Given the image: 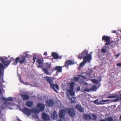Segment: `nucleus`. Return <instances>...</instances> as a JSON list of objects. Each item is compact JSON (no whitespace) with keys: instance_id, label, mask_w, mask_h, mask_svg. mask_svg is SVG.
<instances>
[{"instance_id":"1","label":"nucleus","mask_w":121,"mask_h":121,"mask_svg":"<svg viewBox=\"0 0 121 121\" xmlns=\"http://www.w3.org/2000/svg\"><path fill=\"white\" fill-rule=\"evenodd\" d=\"M26 60L25 58V56H22L21 57H17L15 59V61L13 62L12 64L13 65H16L19 61L20 64H22L24 63Z\"/></svg>"},{"instance_id":"2","label":"nucleus","mask_w":121,"mask_h":121,"mask_svg":"<svg viewBox=\"0 0 121 121\" xmlns=\"http://www.w3.org/2000/svg\"><path fill=\"white\" fill-rule=\"evenodd\" d=\"M74 84L75 83L74 82H71L70 84V89H68L67 90L70 95L72 96H73L74 95V93L73 91Z\"/></svg>"},{"instance_id":"3","label":"nucleus","mask_w":121,"mask_h":121,"mask_svg":"<svg viewBox=\"0 0 121 121\" xmlns=\"http://www.w3.org/2000/svg\"><path fill=\"white\" fill-rule=\"evenodd\" d=\"M27 116L30 115L32 113V110L28 109L26 107L24 108L23 110L22 111Z\"/></svg>"},{"instance_id":"4","label":"nucleus","mask_w":121,"mask_h":121,"mask_svg":"<svg viewBox=\"0 0 121 121\" xmlns=\"http://www.w3.org/2000/svg\"><path fill=\"white\" fill-rule=\"evenodd\" d=\"M119 98L113 100L106 99L105 100H102L99 102V104H104V103L110 101V102H116L118 101Z\"/></svg>"},{"instance_id":"5","label":"nucleus","mask_w":121,"mask_h":121,"mask_svg":"<svg viewBox=\"0 0 121 121\" xmlns=\"http://www.w3.org/2000/svg\"><path fill=\"white\" fill-rule=\"evenodd\" d=\"M45 80L50 85H51L53 83V78L52 77H49L48 76H46L44 77Z\"/></svg>"},{"instance_id":"6","label":"nucleus","mask_w":121,"mask_h":121,"mask_svg":"<svg viewBox=\"0 0 121 121\" xmlns=\"http://www.w3.org/2000/svg\"><path fill=\"white\" fill-rule=\"evenodd\" d=\"M68 113L69 115L71 117H73L75 115V112L74 110L72 108H69L68 110Z\"/></svg>"},{"instance_id":"7","label":"nucleus","mask_w":121,"mask_h":121,"mask_svg":"<svg viewBox=\"0 0 121 121\" xmlns=\"http://www.w3.org/2000/svg\"><path fill=\"white\" fill-rule=\"evenodd\" d=\"M83 59L86 63L87 61H89L92 59L91 55V54L86 55L84 57H83Z\"/></svg>"},{"instance_id":"8","label":"nucleus","mask_w":121,"mask_h":121,"mask_svg":"<svg viewBox=\"0 0 121 121\" xmlns=\"http://www.w3.org/2000/svg\"><path fill=\"white\" fill-rule=\"evenodd\" d=\"M43 60L40 59H38L36 61L37 63L38 64V67L40 68L43 67Z\"/></svg>"},{"instance_id":"9","label":"nucleus","mask_w":121,"mask_h":121,"mask_svg":"<svg viewBox=\"0 0 121 121\" xmlns=\"http://www.w3.org/2000/svg\"><path fill=\"white\" fill-rule=\"evenodd\" d=\"M45 106L44 104L39 103L37 104V108L40 111H43L44 109Z\"/></svg>"},{"instance_id":"10","label":"nucleus","mask_w":121,"mask_h":121,"mask_svg":"<svg viewBox=\"0 0 121 121\" xmlns=\"http://www.w3.org/2000/svg\"><path fill=\"white\" fill-rule=\"evenodd\" d=\"M0 60H1L2 62L6 66L8 65L10 63V60L6 61L3 59L2 57L0 58Z\"/></svg>"},{"instance_id":"11","label":"nucleus","mask_w":121,"mask_h":121,"mask_svg":"<svg viewBox=\"0 0 121 121\" xmlns=\"http://www.w3.org/2000/svg\"><path fill=\"white\" fill-rule=\"evenodd\" d=\"M59 115L61 118H64L65 117V111L64 110H62L59 111Z\"/></svg>"},{"instance_id":"12","label":"nucleus","mask_w":121,"mask_h":121,"mask_svg":"<svg viewBox=\"0 0 121 121\" xmlns=\"http://www.w3.org/2000/svg\"><path fill=\"white\" fill-rule=\"evenodd\" d=\"M42 115L43 119L44 120L47 121L49 119V117L45 113H42Z\"/></svg>"},{"instance_id":"13","label":"nucleus","mask_w":121,"mask_h":121,"mask_svg":"<svg viewBox=\"0 0 121 121\" xmlns=\"http://www.w3.org/2000/svg\"><path fill=\"white\" fill-rule=\"evenodd\" d=\"M50 87L54 90L56 92H57V90L58 89V86L57 84H55L53 83L51 85H50Z\"/></svg>"},{"instance_id":"14","label":"nucleus","mask_w":121,"mask_h":121,"mask_svg":"<svg viewBox=\"0 0 121 121\" xmlns=\"http://www.w3.org/2000/svg\"><path fill=\"white\" fill-rule=\"evenodd\" d=\"M74 63V62L73 61L70 60H67L65 62V64L64 66H66L67 68H68L69 65H73Z\"/></svg>"},{"instance_id":"15","label":"nucleus","mask_w":121,"mask_h":121,"mask_svg":"<svg viewBox=\"0 0 121 121\" xmlns=\"http://www.w3.org/2000/svg\"><path fill=\"white\" fill-rule=\"evenodd\" d=\"M46 102L47 104L49 107H52L54 104L53 101L51 99H48Z\"/></svg>"},{"instance_id":"16","label":"nucleus","mask_w":121,"mask_h":121,"mask_svg":"<svg viewBox=\"0 0 121 121\" xmlns=\"http://www.w3.org/2000/svg\"><path fill=\"white\" fill-rule=\"evenodd\" d=\"M110 37L104 35L102 37V40H104L106 42L110 41Z\"/></svg>"},{"instance_id":"17","label":"nucleus","mask_w":121,"mask_h":121,"mask_svg":"<svg viewBox=\"0 0 121 121\" xmlns=\"http://www.w3.org/2000/svg\"><path fill=\"white\" fill-rule=\"evenodd\" d=\"M84 118L86 120H89L91 119V116L90 115L85 114L83 115Z\"/></svg>"},{"instance_id":"18","label":"nucleus","mask_w":121,"mask_h":121,"mask_svg":"<svg viewBox=\"0 0 121 121\" xmlns=\"http://www.w3.org/2000/svg\"><path fill=\"white\" fill-rule=\"evenodd\" d=\"M76 108L78 109L79 111L82 112L83 111L84 109L82 108L81 105L79 104H77L76 106Z\"/></svg>"},{"instance_id":"19","label":"nucleus","mask_w":121,"mask_h":121,"mask_svg":"<svg viewBox=\"0 0 121 121\" xmlns=\"http://www.w3.org/2000/svg\"><path fill=\"white\" fill-rule=\"evenodd\" d=\"M22 98L24 100H27L29 98V96L27 95L22 94L21 95Z\"/></svg>"},{"instance_id":"20","label":"nucleus","mask_w":121,"mask_h":121,"mask_svg":"<svg viewBox=\"0 0 121 121\" xmlns=\"http://www.w3.org/2000/svg\"><path fill=\"white\" fill-rule=\"evenodd\" d=\"M33 104V102L30 101H27L26 103V105L29 107L32 106Z\"/></svg>"},{"instance_id":"21","label":"nucleus","mask_w":121,"mask_h":121,"mask_svg":"<svg viewBox=\"0 0 121 121\" xmlns=\"http://www.w3.org/2000/svg\"><path fill=\"white\" fill-rule=\"evenodd\" d=\"M53 116V118L54 120L57 119L58 117V114L57 112L55 111H54Z\"/></svg>"},{"instance_id":"22","label":"nucleus","mask_w":121,"mask_h":121,"mask_svg":"<svg viewBox=\"0 0 121 121\" xmlns=\"http://www.w3.org/2000/svg\"><path fill=\"white\" fill-rule=\"evenodd\" d=\"M91 116V119L92 120H95L97 118V116L95 114L91 113L90 114Z\"/></svg>"},{"instance_id":"23","label":"nucleus","mask_w":121,"mask_h":121,"mask_svg":"<svg viewBox=\"0 0 121 121\" xmlns=\"http://www.w3.org/2000/svg\"><path fill=\"white\" fill-rule=\"evenodd\" d=\"M52 55L53 56V58L55 59H57L59 58V57L58 54H56L55 52H52Z\"/></svg>"},{"instance_id":"24","label":"nucleus","mask_w":121,"mask_h":121,"mask_svg":"<svg viewBox=\"0 0 121 121\" xmlns=\"http://www.w3.org/2000/svg\"><path fill=\"white\" fill-rule=\"evenodd\" d=\"M62 67L60 66H57L55 67V69L57 72H60L62 71Z\"/></svg>"},{"instance_id":"25","label":"nucleus","mask_w":121,"mask_h":121,"mask_svg":"<svg viewBox=\"0 0 121 121\" xmlns=\"http://www.w3.org/2000/svg\"><path fill=\"white\" fill-rule=\"evenodd\" d=\"M42 69L43 71L44 72L46 75H49L51 74V73H50L48 72V69L46 68H43Z\"/></svg>"},{"instance_id":"26","label":"nucleus","mask_w":121,"mask_h":121,"mask_svg":"<svg viewBox=\"0 0 121 121\" xmlns=\"http://www.w3.org/2000/svg\"><path fill=\"white\" fill-rule=\"evenodd\" d=\"M32 113L34 112L35 114H38L40 112V111L38 109L34 108L32 110Z\"/></svg>"},{"instance_id":"27","label":"nucleus","mask_w":121,"mask_h":121,"mask_svg":"<svg viewBox=\"0 0 121 121\" xmlns=\"http://www.w3.org/2000/svg\"><path fill=\"white\" fill-rule=\"evenodd\" d=\"M76 99V97H73L70 99V100L71 103H76V101L75 99Z\"/></svg>"},{"instance_id":"28","label":"nucleus","mask_w":121,"mask_h":121,"mask_svg":"<svg viewBox=\"0 0 121 121\" xmlns=\"http://www.w3.org/2000/svg\"><path fill=\"white\" fill-rule=\"evenodd\" d=\"M96 86L95 85H93L91 87V88L90 89V91H95L96 90Z\"/></svg>"},{"instance_id":"29","label":"nucleus","mask_w":121,"mask_h":121,"mask_svg":"<svg viewBox=\"0 0 121 121\" xmlns=\"http://www.w3.org/2000/svg\"><path fill=\"white\" fill-rule=\"evenodd\" d=\"M82 54V52L81 54H80L79 56H77L79 59H82V58L85 56L84 55Z\"/></svg>"},{"instance_id":"30","label":"nucleus","mask_w":121,"mask_h":121,"mask_svg":"<svg viewBox=\"0 0 121 121\" xmlns=\"http://www.w3.org/2000/svg\"><path fill=\"white\" fill-rule=\"evenodd\" d=\"M45 67L48 69H49L51 66V64L49 63H45Z\"/></svg>"},{"instance_id":"31","label":"nucleus","mask_w":121,"mask_h":121,"mask_svg":"<svg viewBox=\"0 0 121 121\" xmlns=\"http://www.w3.org/2000/svg\"><path fill=\"white\" fill-rule=\"evenodd\" d=\"M118 96L117 95H112L110 96H109L107 97L108 98H115L117 97H118Z\"/></svg>"},{"instance_id":"32","label":"nucleus","mask_w":121,"mask_h":121,"mask_svg":"<svg viewBox=\"0 0 121 121\" xmlns=\"http://www.w3.org/2000/svg\"><path fill=\"white\" fill-rule=\"evenodd\" d=\"M5 66L1 63H0V70L2 71L4 69Z\"/></svg>"},{"instance_id":"33","label":"nucleus","mask_w":121,"mask_h":121,"mask_svg":"<svg viewBox=\"0 0 121 121\" xmlns=\"http://www.w3.org/2000/svg\"><path fill=\"white\" fill-rule=\"evenodd\" d=\"M107 121H114L112 118V117H108L106 118H105Z\"/></svg>"},{"instance_id":"34","label":"nucleus","mask_w":121,"mask_h":121,"mask_svg":"<svg viewBox=\"0 0 121 121\" xmlns=\"http://www.w3.org/2000/svg\"><path fill=\"white\" fill-rule=\"evenodd\" d=\"M86 63V62L83 60V61L80 64V66L83 67Z\"/></svg>"},{"instance_id":"35","label":"nucleus","mask_w":121,"mask_h":121,"mask_svg":"<svg viewBox=\"0 0 121 121\" xmlns=\"http://www.w3.org/2000/svg\"><path fill=\"white\" fill-rule=\"evenodd\" d=\"M91 81L93 82L96 83H98V80L94 79H91Z\"/></svg>"},{"instance_id":"36","label":"nucleus","mask_w":121,"mask_h":121,"mask_svg":"<svg viewBox=\"0 0 121 121\" xmlns=\"http://www.w3.org/2000/svg\"><path fill=\"white\" fill-rule=\"evenodd\" d=\"M1 80H0V85H2V83L3 82H4V81L3 80V78L2 77L1 78Z\"/></svg>"},{"instance_id":"37","label":"nucleus","mask_w":121,"mask_h":121,"mask_svg":"<svg viewBox=\"0 0 121 121\" xmlns=\"http://www.w3.org/2000/svg\"><path fill=\"white\" fill-rule=\"evenodd\" d=\"M82 54H83L84 56H85V55H87V54L88 53V52L86 50H85L82 52Z\"/></svg>"},{"instance_id":"38","label":"nucleus","mask_w":121,"mask_h":121,"mask_svg":"<svg viewBox=\"0 0 121 121\" xmlns=\"http://www.w3.org/2000/svg\"><path fill=\"white\" fill-rule=\"evenodd\" d=\"M13 99V97H9L8 98H7V100L8 101H12Z\"/></svg>"},{"instance_id":"39","label":"nucleus","mask_w":121,"mask_h":121,"mask_svg":"<svg viewBox=\"0 0 121 121\" xmlns=\"http://www.w3.org/2000/svg\"><path fill=\"white\" fill-rule=\"evenodd\" d=\"M90 91V89H86L82 91V92H84L85 91L89 92Z\"/></svg>"},{"instance_id":"40","label":"nucleus","mask_w":121,"mask_h":121,"mask_svg":"<svg viewBox=\"0 0 121 121\" xmlns=\"http://www.w3.org/2000/svg\"><path fill=\"white\" fill-rule=\"evenodd\" d=\"M101 52L103 53H106V51L105 49L103 48L101 49Z\"/></svg>"},{"instance_id":"41","label":"nucleus","mask_w":121,"mask_h":121,"mask_svg":"<svg viewBox=\"0 0 121 121\" xmlns=\"http://www.w3.org/2000/svg\"><path fill=\"white\" fill-rule=\"evenodd\" d=\"M94 103L96 104H99V102H98V99L94 101Z\"/></svg>"},{"instance_id":"42","label":"nucleus","mask_w":121,"mask_h":121,"mask_svg":"<svg viewBox=\"0 0 121 121\" xmlns=\"http://www.w3.org/2000/svg\"><path fill=\"white\" fill-rule=\"evenodd\" d=\"M111 43L110 42V41H109L106 42V43L105 44V45H107L109 44H110Z\"/></svg>"},{"instance_id":"43","label":"nucleus","mask_w":121,"mask_h":121,"mask_svg":"<svg viewBox=\"0 0 121 121\" xmlns=\"http://www.w3.org/2000/svg\"><path fill=\"white\" fill-rule=\"evenodd\" d=\"M28 52L26 53L25 54V56L26 58H28L29 57L30 55L28 53Z\"/></svg>"},{"instance_id":"44","label":"nucleus","mask_w":121,"mask_h":121,"mask_svg":"<svg viewBox=\"0 0 121 121\" xmlns=\"http://www.w3.org/2000/svg\"><path fill=\"white\" fill-rule=\"evenodd\" d=\"M74 81H77L78 80V77H75L74 79Z\"/></svg>"},{"instance_id":"45","label":"nucleus","mask_w":121,"mask_h":121,"mask_svg":"<svg viewBox=\"0 0 121 121\" xmlns=\"http://www.w3.org/2000/svg\"><path fill=\"white\" fill-rule=\"evenodd\" d=\"M81 77L82 78H84V79H86V77L84 76H83V75H81Z\"/></svg>"},{"instance_id":"46","label":"nucleus","mask_w":121,"mask_h":121,"mask_svg":"<svg viewBox=\"0 0 121 121\" xmlns=\"http://www.w3.org/2000/svg\"><path fill=\"white\" fill-rule=\"evenodd\" d=\"M33 60H34V62H35V59H36V58H37L36 57V56H34L33 57Z\"/></svg>"},{"instance_id":"47","label":"nucleus","mask_w":121,"mask_h":121,"mask_svg":"<svg viewBox=\"0 0 121 121\" xmlns=\"http://www.w3.org/2000/svg\"><path fill=\"white\" fill-rule=\"evenodd\" d=\"M117 65L118 66H121V63H119L117 64Z\"/></svg>"},{"instance_id":"48","label":"nucleus","mask_w":121,"mask_h":121,"mask_svg":"<svg viewBox=\"0 0 121 121\" xmlns=\"http://www.w3.org/2000/svg\"><path fill=\"white\" fill-rule=\"evenodd\" d=\"M120 55V53H119L117 54V55H115V56L116 57V58H117V57H118Z\"/></svg>"},{"instance_id":"49","label":"nucleus","mask_w":121,"mask_h":121,"mask_svg":"<svg viewBox=\"0 0 121 121\" xmlns=\"http://www.w3.org/2000/svg\"><path fill=\"white\" fill-rule=\"evenodd\" d=\"M80 90V87H78L77 89V91H79Z\"/></svg>"},{"instance_id":"50","label":"nucleus","mask_w":121,"mask_h":121,"mask_svg":"<svg viewBox=\"0 0 121 121\" xmlns=\"http://www.w3.org/2000/svg\"><path fill=\"white\" fill-rule=\"evenodd\" d=\"M100 121H107L105 119H101L100 120Z\"/></svg>"},{"instance_id":"51","label":"nucleus","mask_w":121,"mask_h":121,"mask_svg":"<svg viewBox=\"0 0 121 121\" xmlns=\"http://www.w3.org/2000/svg\"><path fill=\"white\" fill-rule=\"evenodd\" d=\"M23 84L25 85H27V82H23Z\"/></svg>"},{"instance_id":"52","label":"nucleus","mask_w":121,"mask_h":121,"mask_svg":"<svg viewBox=\"0 0 121 121\" xmlns=\"http://www.w3.org/2000/svg\"><path fill=\"white\" fill-rule=\"evenodd\" d=\"M20 81H21V83H23V82H23V81H22V80H21V78H20Z\"/></svg>"},{"instance_id":"53","label":"nucleus","mask_w":121,"mask_h":121,"mask_svg":"<svg viewBox=\"0 0 121 121\" xmlns=\"http://www.w3.org/2000/svg\"><path fill=\"white\" fill-rule=\"evenodd\" d=\"M3 100H7V99L6 98H5L4 97L3 98Z\"/></svg>"},{"instance_id":"54","label":"nucleus","mask_w":121,"mask_h":121,"mask_svg":"<svg viewBox=\"0 0 121 121\" xmlns=\"http://www.w3.org/2000/svg\"><path fill=\"white\" fill-rule=\"evenodd\" d=\"M47 52H45L44 53L43 55H46L47 54Z\"/></svg>"},{"instance_id":"55","label":"nucleus","mask_w":121,"mask_h":121,"mask_svg":"<svg viewBox=\"0 0 121 121\" xmlns=\"http://www.w3.org/2000/svg\"><path fill=\"white\" fill-rule=\"evenodd\" d=\"M112 32L113 33H115L116 31H112Z\"/></svg>"},{"instance_id":"56","label":"nucleus","mask_w":121,"mask_h":121,"mask_svg":"<svg viewBox=\"0 0 121 121\" xmlns=\"http://www.w3.org/2000/svg\"><path fill=\"white\" fill-rule=\"evenodd\" d=\"M117 98H119V99L120 100H121V94L120 95V99H119V98L118 97H117Z\"/></svg>"},{"instance_id":"57","label":"nucleus","mask_w":121,"mask_h":121,"mask_svg":"<svg viewBox=\"0 0 121 121\" xmlns=\"http://www.w3.org/2000/svg\"><path fill=\"white\" fill-rule=\"evenodd\" d=\"M35 117H36V118H39V117H38V116H37V115H36Z\"/></svg>"},{"instance_id":"58","label":"nucleus","mask_w":121,"mask_h":121,"mask_svg":"<svg viewBox=\"0 0 121 121\" xmlns=\"http://www.w3.org/2000/svg\"><path fill=\"white\" fill-rule=\"evenodd\" d=\"M2 73V71L1 70H0V76L1 74Z\"/></svg>"},{"instance_id":"59","label":"nucleus","mask_w":121,"mask_h":121,"mask_svg":"<svg viewBox=\"0 0 121 121\" xmlns=\"http://www.w3.org/2000/svg\"><path fill=\"white\" fill-rule=\"evenodd\" d=\"M11 60H12V61L13 60H14V59L13 57H12L11 58Z\"/></svg>"},{"instance_id":"60","label":"nucleus","mask_w":121,"mask_h":121,"mask_svg":"<svg viewBox=\"0 0 121 121\" xmlns=\"http://www.w3.org/2000/svg\"><path fill=\"white\" fill-rule=\"evenodd\" d=\"M1 90L0 89V95L1 94Z\"/></svg>"},{"instance_id":"61","label":"nucleus","mask_w":121,"mask_h":121,"mask_svg":"<svg viewBox=\"0 0 121 121\" xmlns=\"http://www.w3.org/2000/svg\"><path fill=\"white\" fill-rule=\"evenodd\" d=\"M18 121H22L21 120L19 119H18Z\"/></svg>"},{"instance_id":"62","label":"nucleus","mask_w":121,"mask_h":121,"mask_svg":"<svg viewBox=\"0 0 121 121\" xmlns=\"http://www.w3.org/2000/svg\"><path fill=\"white\" fill-rule=\"evenodd\" d=\"M119 119L121 120V115Z\"/></svg>"},{"instance_id":"63","label":"nucleus","mask_w":121,"mask_h":121,"mask_svg":"<svg viewBox=\"0 0 121 121\" xmlns=\"http://www.w3.org/2000/svg\"><path fill=\"white\" fill-rule=\"evenodd\" d=\"M62 121V120H61L60 119V120H58V121Z\"/></svg>"},{"instance_id":"64","label":"nucleus","mask_w":121,"mask_h":121,"mask_svg":"<svg viewBox=\"0 0 121 121\" xmlns=\"http://www.w3.org/2000/svg\"><path fill=\"white\" fill-rule=\"evenodd\" d=\"M120 39H121V37L120 38Z\"/></svg>"}]
</instances>
